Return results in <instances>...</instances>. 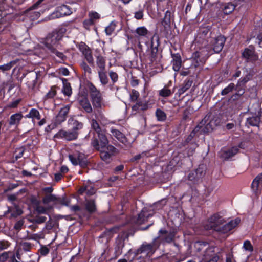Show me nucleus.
Listing matches in <instances>:
<instances>
[{
    "label": "nucleus",
    "instance_id": "obj_1",
    "mask_svg": "<svg viewBox=\"0 0 262 262\" xmlns=\"http://www.w3.org/2000/svg\"><path fill=\"white\" fill-rule=\"evenodd\" d=\"M224 222V220L221 216L218 214H214L208 219V224L205 226V228L206 230L212 229L225 233L237 226L240 222V220L235 219L220 227Z\"/></svg>",
    "mask_w": 262,
    "mask_h": 262
},
{
    "label": "nucleus",
    "instance_id": "obj_2",
    "mask_svg": "<svg viewBox=\"0 0 262 262\" xmlns=\"http://www.w3.org/2000/svg\"><path fill=\"white\" fill-rule=\"evenodd\" d=\"M91 126L92 128L95 130L97 135L99 141L95 137L92 141L91 144L93 147L96 150H99L101 147H104L108 144V140L99 125L98 122L94 119L91 122Z\"/></svg>",
    "mask_w": 262,
    "mask_h": 262
},
{
    "label": "nucleus",
    "instance_id": "obj_3",
    "mask_svg": "<svg viewBox=\"0 0 262 262\" xmlns=\"http://www.w3.org/2000/svg\"><path fill=\"white\" fill-rule=\"evenodd\" d=\"M89 89L93 106L98 108L104 107L105 104L100 92L92 83L89 84Z\"/></svg>",
    "mask_w": 262,
    "mask_h": 262
},
{
    "label": "nucleus",
    "instance_id": "obj_4",
    "mask_svg": "<svg viewBox=\"0 0 262 262\" xmlns=\"http://www.w3.org/2000/svg\"><path fill=\"white\" fill-rule=\"evenodd\" d=\"M62 35L59 32H53L49 34L46 38L44 44L50 52H55L58 41L61 39Z\"/></svg>",
    "mask_w": 262,
    "mask_h": 262
},
{
    "label": "nucleus",
    "instance_id": "obj_5",
    "mask_svg": "<svg viewBox=\"0 0 262 262\" xmlns=\"http://www.w3.org/2000/svg\"><path fill=\"white\" fill-rule=\"evenodd\" d=\"M155 251V249L152 244L144 243L134 253V257L130 261L132 262L135 257L139 254H141L140 257L143 258L150 257Z\"/></svg>",
    "mask_w": 262,
    "mask_h": 262
},
{
    "label": "nucleus",
    "instance_id": "obj_6",
    "mask_svg": "<svg viewBox=\"0 0 262 262\" xmlns=\"http://www.w3.org/2000/svg\"><path fill=\"white\" fill-rule=\"evenodd\" d=\"M208 56V52L205 49L196 51L192 56V65L195 68L198 67L201 64L204 63Z\"/></svg>",
    "mask_w": 262,
    "mask_h": 262
},
{
    "label": "nucleus",
    "instance_id": "obj_7",
    "mask_svg": "<svg viewBox=\"0 0 262 262\" xmlns=\"http://www.w3.org/2000/svg\"><path fill=\"white\" fill-rule=\"evenodd\" d=\"M106 144L104 147H101L99 150L100 151V157L102 160L107 163H109L111 160V157L116 152V149L112 145H107Z\"/></svg>",
    "mask_w": 262,
    "mask_h": 262
},
{
    "label": "nucleus",
    "instance_id": "obj_8",
    "mask_svg": "<svg viewBox=\"0 0 262 262\" xmlns=\"http://www.w3.org/2000/svg\"><path fill=\"white\" fill-rule=\"evenodd\" d=\"M78 136V133L76 131L61 129L55 135L54 137L58 139H63L67 141H72L76 140Z\"/></svg>",
    "mask_w": 262,
    "mask_h": 262
},
{
    "label": "nucleus",
    "instance_id": "obj_9",
    "mask_svg": "<svg viewBox=\"0 0 262 262\" xmlns=\"http://www.w3.org/2000/svg\"><path fill=\"white\" fill-rule=\"evenodd\" d=\"M70 106V105L68 104L60 109L55 119L54 124L53 126V128L60 124L66 120Z\"/></svg>",
    "mask_w": 262,
    "mask_h": 262
},
{
    "label": "nucleus",
    "instance_id": "obj_10",
    "mask_svg": "<svg viewBox=\"0 0 262 262\" xmlns=\"http://www.w3.org/2000/svg\"><path fill=\"white\" fill-rule=\"evenodd\" d=\"M206 118L207 117H205L200 123V124L195 127V130L196 132L201 129V132L207 133L212 131L214 129L216 126V124L215 123V121L213 120H210L206 124L205 126L204 127L203 126L206 122Z\"/></svg>",
    "mask_w": 262,
    "mask_h": 262
},
{
    "label": "nucleus",
    "instance_id": "obj_11",
    "mask_svg": "<svg viewBox=\"0 0 262 262\" xmlns=\"http://www.w3.org/2000/svg\"><path fill=\"white\" fill-rule=\"evenodd\" d=\"M72 13V11L70 7L67 5H62L56 8L55 12L52 15V18H60L66 15H70Z\"/></svg>",
    "mask_w": 262,
    "mask_h": 262
},
{
    "label": "nucleus",
    "instance_id": "obj_12",
    "mask_svg": "<svg viewBox=\"0 0 262 262\" xmlns=\"http://www.w3.org/2000/svg\"><path fill=\"white\" fill-rule=\"evenodd\" d=\"M149 31L144 26L139 27L135 30V37L140 43L148 39Z\"/></svg>",
    "mask_w": 262,
    "mask_h": 262
},
{
    "label": "nucleus",
    "instance_id": "obj_13",
    "mask_svg": "<svg viewBox=\"0 0 262 262\" xmlns=\"http://www.w3.org/2000/svg\"><path fill=\"white\" fill-rule=\"evenodd\" d=\"M225 40V38L222 35L218 36L213 39L212 42V46L214 52L219 53L222 51Z\"/></svg>",
    "mask_w": 262,
    "mask_h": 262
},
{
    "label": "nucleus",
    "instance_id": "obj_14",
    "mask_svg": "<svg viewBox=\"0 0 262 262\" xmlns=\"http://www.w3.org/2000/svg\"><path fill=\"white\" fill-rule=\"evenodd\" d=\"M251 188L256 195L262 191V173L254 179L251 184Z\"/></svg>",
    "mask_w": 262,
    "mask_h": 262
},
{
    "label": "nucleus",
    "instance_id": "obj_15",
    "mask_svg": "<svg viewBox=\"0 0 262 262\" xmlns=\"http://www.w3.org/2000/svg\"><path fill=\"white\" fill-rule=\"evenodd\" d=\"M238 151V147L234 146L230 149L222 150L220 152V157L224 160H228L236 155Z\"/></svg>",
    "mask_w": 262,
    "mask_h": 262
},
{
    "label": "nucleus",
    "instance_id": "obj_16",
    "mask_svg": "<svg viewBox=\"0 0 262 262\" xmlns=\"http://www.w3.org/2000/svg\"><path fill=\"white\" fill-rule=\"evenodd\" d=\"M80 50L84 56L85 59L90 64L94 63V59L90 49L85 44L80 45Z\"/></svg>",
    "mask_w": 262,
    "mask_h": 262
},
{
    "label": "nucleus",
    "instance_id": "obj_17",
    "mask_svg": "<svg viewBox=\"0 0 262 262\" xmlns=\"http://www.w3.org/2000/svg\"><path fill=\"white\" fill-rule=\"evenodd\" d=\"M148 108V103L145 101H137L135 104L132 106V113L136 114L141 111L147 110Z\"/></svg>",
    "mask_w": 262,
    "mask_h": 262
},
{
    "label": "nucleus",
    "instance_id": "obj_18",
    "mask_svg": "<svg viewBox=\"0 0 262 262\" xmlns=\"http://www.w3.org/2000/svg\"><path fill=\"white\" fill-rule=\"evenodd\" d=\"M78 102L80 106L88 113L92 112V107L88 99L84 96H81L78 99Z\"/></svg>",
    "mask_w": 262,
    "mask_h": 262
},
{
    "label": "nucleus",
    "instance_id": "obj_19",
    "mask_svg": "<svg viewBox=\"0 0 262 262\" xmlns=\"http://www.w3.org/2000/svg\"><path fill=\"white\" fill-rule=\"evenodd\" d=\"M23 117V115L20 113H16L12 115L8 121L9 125L11 126H14L17 127L19 125Z\"/></svg>",
    "mask_w": 262,
    "mask_h": 262
},
{
    "label": "nucleus",
    "instance_id": "obj_20",
    "mask_svg": "<svg viewBox=\"0 0 262 262\" xmlns=\"http://www.w3.org/2000/svg\"><path fill=\"white\" fill-rule=\"evenodd\" d=\"M96 63L98 73L106 71V60L104 57L101 55L97 56Z\"/></svg>",
    "mask_w": 262,
    "mask_h": 262
},
{
    "label": "nucleus",
    "instance_id": "obj_21",
    "mask_svg": "<svg viewBox=\"0 0 262 262\" xmlns=\"http://www.w3.org/2000/svg\"><path fill=\"white\" fill-rule=\"evenodd\" d=\"M172 61H171L172 68L175 71H179L181 67V58L179 54H172Z\"/></svg>",
    "mask_w": 262,
    "mask_h": 262
},
{
    "label": "nucleus",
    "instance_id": "obj_22",
    "mask_svg": "<svg viewBox=\"0 0 262 262\" xmlns=\"http://www.w3.org/2000/svg\"><path fill=\"white\" fill-rule=\"evenodd\" d=\"M243 56L250 61H254L258 59V57L255 54L252 49H246L243 53Z\"/></svg>",
    "mask_w": 262,
    "mask_h": 262
},
{
    "label": "nucleus",
    "instance_id": "obj_23",
    "mask_svg": "<svg viewBox=\"0 0 262 262\" xmlns=\"http://www.w3.org/2000/svg\"><path fill=\"white\" fill-rule=\"evenodd\" d=\"M68 124L72 126V131L78 132V130L81 129L83 127V123L75 120L73 117H70L69 119Z\"/></svg>",
    "mask_w": 262,
    "mask_h": 262
},
{
    "label": "nucleus",
    "instance_id": "obj_24",
    "mask_svg": "<svg viewBox=\"0 0 262 262\" xmlns=\"http://www.w3.org/2000/svg\"><path fill=\"white\" fill-rule=\"evenodd\" d=\"M150 214H147V209L146 208L143 209L141 213L138 214L136 223L139 225L144 223L147 220L148 218L150 217Z\"/></svg>",
    "mask_w": 262,
    "mask_h": 262
},
{
    "label": "nucleus",
    "instance_id": "obj_25",
    "mask_svg": "<svg viewBox=\"0 0 262 262\" xmlns=\"http://www.w3.org/2000/svg\"><path fill=\"white\" fill-rule=\"evenodd\" d=\"M112 136L115 137L120 142L124 143L126 142L125 136L119 130L112 128L111 129Z\"/></svg>",
    "mask_w": 262,
    "mask_h": 262
},
{
    "label": "nucleus",
    "instance_id": "obj_26",
    "mask_svg": "<svg viewBox=\"0 0 262 262\" xmlns=\"http://www.w3.org/2000/svg\"><path fill=\"white\" fill-rule=\"evenodd\" d=\"M25 117L31 118L32 121H34L35 119H37L38 120L40 119V114L37 110L35 108H32Z\"/></svg>",
    "mask_w": 262,
    "mask_h": 262
},
{
    "label": "nucleus",
    "instance_id": "obj_27",
    "mask_svg": "<svg viewBox=\"0 0 262 262\" xmlns=\"http://www.w3.org/2000/svg\"><path fill=\"white\" fill-rule=\"evenodd\" d=\"M260 117L258 116H252L247 119L246 124L247 126H256L260 122Z\"/></svg>",
    "mask_w": 262,
    "mask_h": 262
},
{
    "label": "nucleus",
    "instance_id": "obj_28",
    "mask_svg": "<svg viewBox=\"0 0 262 262\" xmlns=\"http://www.w3.org/2000/svg\"><path fill=\"white\" fill-rule=\"evenodd\" d=\"M63 87L62 89V92L67 96H70L72 94V89L70 84L68 82L66 79H62Z\"/></svg>",
    "mask_w": 262,
    "mask_h": 262
},
{
    "label": "nucleus",
    "instance_id": "obj_29",
    "mask_svg": "<svg viewBox=\"0 0 262 262\" xmlns=\"http://www.w3.org/2000/svg\"><path fill=\"white\" fill-rule=\"evenodd\" d=\"M235 8V5L232 3H228L224 5L222 10L225 14H229L232 13Z\"/></svg>",
    "mask_w": 262,
    "mask_h": 262
},
{
    "label": "nucleus",
    "instance_id": "obj_30",
    "mask_svg": "<svg viewBox=\"0 0 262 262\" xmlns=\"http://www.w3.org/2000/svg\"><path fill=\"white\" fill-rule=\"evenodd\" d=\"M98 76L100 81L101 83L103 85H106L109 81L108 78L107 76V71H102L98 73Z\"/></svg>",
    "mask_w": 262,
    "mask_h": 262
},
{
    "label": "nucleus",
    "instance_id": "obj_31",
    "mask_svg": "<svg viewBox=\"0 0 262 262\" xmlns=\"http://www.w3.org/2000/svg\"><path fill=\"white\" fill-rule=\"evenodd\" d=\"M192 85V81L190 80H185L182 86L179 90L178 93L179 95H182L187 90H188Z\"/></svg>",
    "mask_w": 262,
    "mask_h": 262
},
{
    "label": "nucleus",
    "instance_id": "obj_32",
    "mask_svg": "<svg viewBox=\"0 0 262 262\" xmlns=\"http://www.w3.org/2000/svg\"><path fill=\"white\" fill-rule=\"evenodd\" d=\"M57 199L55 195L52 194H47L42 199L44 204H47L50 202H57Z\"/></svg>",
    "mask_w": 262,
    "mask_h": 262
},
{
    "label": "nucleus",
    "instance_id": "obj_33",
    "mask_svg": "<svg viewBox=\"0 0 262 262\" xmlns=\"http://www.w3.org/2000/svg\"><path fill=\"white\" fill-rule=\"evenodd\" d=\"M156 116L159 121H164L166 119V114L161 109H157L156 110Z\"/></svg>",
    "mask_w": 262,
    "mask_h": 262
},
{
    "label": "nucleus",
    "instance_id": "obj_34",
    "mask_svg": "<svg viewBox=\"0 0 262 262\" xmlns=\"http://www.w3.org/2000/svg\"><path fill=\"white\" fill-rule=\"evenodd\" d=\"M116 27V24L115 22L112 21L105 29V33L107 35H111L114 32Z\"/></svg>",
    "mask_w": 262,
    "mask_h": 262
},
{
    "label": "nucleus",
    "instance_id": "obj_35",
    "mask_svg": "<svg viewBox=\"0 0 262 262\" xmlns=\"http://www.w3.org/2000/svg\"><path fill=\"white\" fill-rule=\"evenodd\" d=\"M85 207L86 210L90 212H93L96 210V205L94 200L88 201Z\"/></svg>",
    "mask_w": 262,
    "mask_h": 262
},
{
    "label": "nucleus",
    "instance_id": "obj_36",
    "mask_svg": "<svg viewBox=\"0 0 262 262\" xmlns=\"http://www.w3.org/2000/svg\"><path fill=\"white\" fill-rule=\"evenodd\" d=\"M16 61H15V60L11 61L7 64H4L3 66H0V70H1L3 72L9 71L15 64H16Z\"/></svg>",
    "mask_w": 262,
    "mask_h": 262
},
{
    "label": "nucleus",
    "instance_id": "obj_37",
    "mask_svg": "<svg viewBox=\"0 0 262 262\" xmlns=\"http://www.w3.org/2000/svg\"><path fill=\"white\" fill-rule=\"evenodd\" d=\"M234 89L235 90V85L233 83H231L228 86L226 87L222 90L221 94L222 95H226L230 92H232Z\"/></svg>",
    "mask_w": 262,
    "mask_h": 262
},
{
    "label": "nucleus",
    "instance_id": "obj_38",
    "mask_svg": "<svg viewBox=\"0 0 262 262\" xmlns=\"http://www.w3.org/2000/svg\"><path fill=\"white\" fill-rule=\"evenodd\" d=\"M75 155H77V159L79 162V165L84 167L86 165V161L84 159V155L81 153L76 152Z\"/></svg>",
    "mask_w": 262,
    "mask_h": 262
},
{
    "label": "nucleus",
    "instance_id": "obj_39",
    "mask_svg": "<svg viewBox=\"0 0 262 262\" xmlns=\"http://www.w3.org/2000/svg\"><path fill=\"white\" fill-rule=\"evenodd\" d=\"M11 216L12 217H16L18 215H21L23 213L22 210L17 205H15L14 207L11 210Z\"/></svg>",
    "mask_w": 262,
    "mask_h": 262
},
{
    "label": "nucleus",
    "instance_id": "obj_40",
    "mask_svg": "<svg viewBox=\"0 0 262 262\" xmlns=\"http://www.w3.org/2000/svg\"><path fill=\"white\" fill-rule=\"evenodd\" d=\"M170 12L168 11H167L165 13V15L164 18H163L162 21V25L164 26L165 28L169 27L170 23Z\"/></svg>",
    "mask_w": 262,
    "mask_h": 262
},
{
    "label": "nucleus",
    "instance_id": "obj_41",
    "mask_svg": "<svg viewBox=\"0 0 262 262\" xmlns=\"http://www.w3.org/2000/svg\"><path fill=\"white\" fill-rule=\"evenodd\" d=\"M245 85L244 83L240 79L238 80L237 83L235 85V90L238 92V94L242 95L244 93L243 86Z\"/></svg>",
    "mask_w": 262,
    "mask_h": 262
},
{
    "label": "nucleus",
    "instance_id": "obj_42",
    "mask_svg": "<svg viewBox=\"0 0 262 262\" xmlns=\"http://www.w3.org/2000/svg\"><path fill=\"white\" fill-rule=\"evenodd\" d=\"M89 18L94 23L100 18V15L96 12L91 11L89 13Z\"/></svg>",
    "mask_w": 262,
    "mask_h": 262
},
{
    "label": "nucleus",
    "instance_id": "obj_43",
    "mask_svg": "<svg viewBox=\"0 0 262 262\" xmlns=\"http://www.w3.org/2000/svg\"><path fill=\"white\" fill-rule=\"evenodd\" d=\"M172 94V92L170 90L167 88L164 87L163 89L159 91V95L162 97H168Z\"/></svg>",
    "mask_w": 262,
    "mask_h": 262
},
{
    "label": "nucleus",
    "instance_id": "obj_44",
    "mask_svg": "<svg viewBox=\"0 0 262 262\" xmlns=\"http://www.w3.org/2000/svg\"><path fill=\"white\" fill-rule=\"evenodd\" d=\"M12 252L11 251L5 252L0 254V261L1 262H5L8 258L11 257L12 255Z\"/></svg>",
    "mask_w": 262,
    "mask_h": 262
},
{
    "label": "nucleus",
    "instance_id": "obj_45",
    "mask_svg": "<svg viewBox=\"0 0 262 262\" xmlns=\"http://www.w3.org/2000/svg\"><path fill=\"white\" fill-rule=\"evenodd\" d=\"M140 96L139 93L135 90H133L130 93V99L132 102H135L137 100Z\"/></svg>",
    "mask_w": 262,
    "mask_h": 262
},
{
    "label": "nucleus",
    "instance_id": "obj_46",
    "mask_svg": "<svg viewBox=\"0 0 262 262\" xmlns=\"http://www.w3.org/2000/svg\"><path fill=\"white\" fill-rule=\"evenodd\" d=\"M24 150L25 149L23 147L17 148L15 149L14 155L16 160L20 158L23 156Z\"/></svg>",
    "mask_w": 262,
    "mask_h": 262
},
{
    "label": "nucleus",
    "instance_id": "obj_47",
    "mask_svg": "<svg viewBox=\"0 0 262 262\" xmlns=\"http://www.w3.org/2000/svg\"><path fill=\"white\" fill-rule=\"evenodd\" d=\"M196 173V177L199 180L204 176L205 171L203 167L200 166L196 170L194 171Z\"/></svg>",
    "mask_w": 262,
    "mask_h": 262
},
{
    "label": "nucleus",
    "instance_id": "obj_48",
    "mask_svg": "<svg viewBox=\"0 0 262 262\" xmlns=\"http://www.w3.org/2000/svg\"><path fill=\"white\" fill-rule=\"evenodd\" d=\"M243 248L245 250L252 252L253 250V248L251 245L250 242L248 240H246L244 242L243 245Z\"/></svg>",
    "mask_w": 262,
    "mask_h": 262
},
{
    "label": "nucleus",
    "instance_id": "obj_49",
    "mask_svg": "<svg viewBox=\"0 0 262 262\" xmlns=\"http://www.w3.org/2000/svg\"><path fill=\"white\" fill-rule=\"evenodd\" d=\"M108 74L113 83H114L118 81V75L117 73L113 71H110L108 72Z\"/></svg>",
    "mask_w": 262,
    "mask_h": 262
},
{
    "label": "nucleus",
    "instance_id": "obj_50",
    "mask_svg": "<svg viewBox=\"0 0 262 262\" xmlns=\"http://www.w3.org/2000/svg\"><path fill=\"white\" fill-rule=\"evenodd\" d=\"M56 94V90L55 86H52L50 91L46 94V98L50 99L53 98Z\"/></svg>",
    "mask_w": 262,
    "mask_h": 262
},
{
    "label": "nucleus",
    "instance_id": "obj_51",
    "mask_svg": "<svg viewBox=\"0 0 262 262\" xmlns=\"http://www.w3.org/2000/svg\"><path fill=\"white\" fill-rule=\"evenodd\" d=\"M188 179L189 180L192 181L194 183L197 182L199 181V178L196 177V173L194 171H191L189 173Z\"/></svg>",
    "mask_w": 262,
    "mask_h": 262
},
{
    "label": "nucleus",
    "instance_id": "obj_52",
    "mask_svg": "<svg viewBox=\"0 0 262 262\" xmlns=\"http://www.w3.org/2000/svg\"><path fill=\"white\" fill-rule=\"evenodd\" d=\"M57 202L60 203L62 205L68 206L70 204V200L67 198L63 196L61 198H58Z\"/></svg>",
    "mask_w": 262,
    "mask_h": 262
},
{
    "label": "nucleus",
    "instance_id": "obj_53",
    "mask_svg": "<svg viewBox=\"0 0 262 262\" xmlns=\"http://www.w3.org/2000/svg\"><path fill=\"white\" fill-rule=\"evenodd\" d=\"M80 66L85 73L91 74L92 70L91 68L85 62H82Z\"/></svg>",
    "mask_w": 262,
    "mask_h": 262
},
{
    "label": "nucleus",
    "instance_id": "obj_54",
    "mask_svg": "<svg viewBox=\"0 0 262 262\" xmlns=\"http://www.w3.org/2000/svg\"><path fill=\"white\" fill-rule=\"evenodd\" d=\"M70 161L74 165H79V162L77 159V155H70L69 156Z\"/></svg>",
    "mask_w": 262,
    "mask_h": 262
},
{
    "label": "nucleus",
    "instance_id": "obj_55",
    "mask_svg": "<svg viewBox=\"0 0 262 262\" xmlns=\"http://www.w3.org/2000/svg\"><path fill=\"white\" fill-rule=\"evenodd\" d=\"M32 248L31 244L29 242H24L21 244V248L25 251H29Z\"/></svg>",
    "mask_w": 262,
    "mask_h": 262
},
{
    "label": "nucleus",
    "instance_id": "obj_56",
    "mask_svg": "<svg viewBox=\"0 0 262 262\" xmlns=\"http://www.w3.org/2000/svg\"><path fill=\"white\" fill-rule=\"evenodd\" d=\"M10 246L8 242L5 241H0V251L6 249Z\"/></svg>",
    "mask_w": 262,
    "mask_h": 262
},
{
    "label": "nucleus",
    "instance_id": "obj_57",
    "mask_svg": "<svg viewBox=\"0 0 262 262\" xmlns=\"http://www.w3.org/2000/svg\"><path fill=\"white\" fill-rule=\"evenodd\" d=\"M83 24L84 27L86 29H89L91 26L94 24V23L89 18V19L85 20Z\"/></svg>",
    "mask_w": 262,
    "mask_h": 262
},
{
    "label": "nucleus",
    "instance_id": "obj_58",
    "mask_svg": "<svg viewBox=\"0 0 262 262\" xmlns=\"http://www.w3.org/2000/svg\"><path fill=\"white\" fill-rule=\"evenodd\" d=\"M209 32V29L208 28H202L200 30V34L202 37L206 36Z\"/></svg>",
    "mask_w": 262,
    "mask_h": 262
},
{
    "label": "nucleus",
    "instance_id": "obj_59",
    "mask_svg": "<svg viewBox=\"0 0 262 262\" xmlns=\"http://www.w3.org/2000/svg\"><path fill=\"white\" fill-rule=\"evenodd\" d=\"M134 17L137 19H141L143 17V11L140 10L138 11H137L135 13Z\"/></svg>",
    "mask_w": 262,
    "mask_h": 262
},
{
    "label": "nucleus",
    "instance_id": "obj_60",
    "mask_svg": "<svg viewBox=\"0 0 262 262\" xmlns=\"http://www.w3.org/2000/svg\"><path fill=\"white\" fill-rule=\"evenodd\" d=\"M51 53L55 54L57 57L60 59L62 60H63L66 58L65 56L61 52L57 51L56 49H55V52H50Z\"/></svg>",
    "mask_w": 262,
    "mask_h": 262
},
{
    "label": "nucleus",
    "instance_id": "obj_61",
    "mask_svg": "<svg viewBox=\"0 0 262 262\" xmlns=\"http://www.w3.org/2000/svg\"><path fill=\"white\" fill-rule=\"evenodd\" d=\"M46 220H47V217L46 216H37L35 219V221L36 223L41 224V223L45 222Z\"/></svg>",
    "mask_w": 262,
    "mask_h": 262
},
{
    "label": "nucleus",
    "instance_id": "obj_62",
    "mask_svg": "<svg viewBox=\"0 0 262 262\" xmlns=\"http://www.w3.org/2000/svg\"><path fill=\"white\" fill-rule=\"evenodd\" d=\"M40 252L41 255L45 256L49 253V249L45 246L42 247L40 250Z\"/></svg>",
    "mask_w": 262,
    "mask_h": 262
},
{
    "label": "nucleus",
    "instance_id": "obj_63",
    "mask_svg": "<svg viewBox=\"0 0 262 262\" xmlns=\"http://www.w3.org/2000/svg\"><path fill=\"white\" fill-rule=\"evenodd\" d=\"M23 222L22 221H19L16 222V223L14 225V228L16 230H19L21 228L23 225Z\"/></svg>",
    "mask_w": 262,
    "mask_h": 262
},
{
    "label": "nucleus",
    "instance_id": "obj_64",
    "mask_svg": "<svg viewBox=\"0 0 262 262\" xmlns=\"http://www.w3.org/2000/svg\"><path fill=\"white\" fill-rule=\"evenodd\" d=\"M173 238V235L172 234H168L165 238L166 242L168 243L171 242Z\"/></svg>",
    "mask_w": 262,
    "mask_h": 262
}]
</instances>
